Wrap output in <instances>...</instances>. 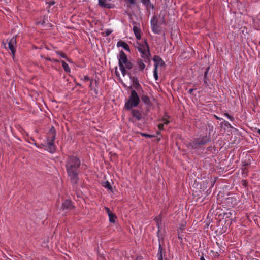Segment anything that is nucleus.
<instances>
[{
  "label": "nucleus",
  "mask_w": 260,
  "mask_h": 260,
  "mask_svg": "<svg viewBox=\"0 0 260 260\" xmlns=\"http://www.w3.org/2000/svg\"><path fill=\"white\" fill-rule=\"evenodd\" d=\"M65 162L68 176L71 183L74 187L78 183L79 180L80 159L77 155H68Z\"/></svg>",
  "instance_id": "1"
},
{
  "label": "nucleus",
  "mask_w": 260,
  "mask_h": 260,
  "mask_svg": "<svg viewBox=\"0 0 260 260\" xmlns=\"http://www.w3.org/2000/svg\"><path fill=\"white\" fill-rule=\"evenodd\" d=\"M212 141L210 132L205 136H201L191 140L187 144L189 149H202L203 146Z\"/></svg>",
  "instance_id": "2"
},
{
  "label": "nucleus",
  "mask_w": 260,
  "mask_h": 260,
  "mask_svg": "<svg viewBox=\"0 0 260 260\" xmlns=\"http://www.w3.org/2000/svg\"><path fill=\"white\" fill-rule=\"evenodd\" d=\"M128 89L131 90V94L124 105V108L127 110H130L133 108L137 107L140 102L138 93L135 90L133 89L132 86L128 87Z\"/></svg>",
  "instance_id": "3"
},
{
  "label": "nucleus",
  "mask_w": 260,
  "mask_h": 260,
  "mask_svg": "<svg viewBox=\"0 0 260 260\" xmlns=\"http://www.w3.org/2000/svg\"><path fill=\"white\" fill-rule=\"evenodd\" d=\"M56 132L54 126L51 128L47 133V145L48 150L50 153H53L55 151L56 146L54 144V140L56 138Z\"/></svg>",
  "instance_id": "4"
},
{
  "label": "nucleus",
  "mask_w": 260,
  "mask_h": 260,
  "mask_svg": "<svg viewBox=\"0 0 260 260\" xmlns=\"http://www.w3.org/2000/svg\"><path fill=\"white\" fill-rule=\"evenodd\" d=\"M118 59V65H123L127 70L132 69L134 67L133 63L128 60L127 57L123 50L119 52Z\"/></svg>",
  "instance_id": "5"
},
{
  "label": "nucleus",
  "mask_w": 260,
  "mask_h": 260,
  "mask_svg": "<svg viewBox=\"0 0 260 260\" xmlns=\"http://www.w3.org/2000/svg\"><path fill=\"white\" fill-rule=\"evenodd\" d=\"M144 42L146 44L145 47H146V49L141 53V57L142 58L141 59H142L145 63L150 64L151 63V60L150 58L151 53L150 52L149 46L146 39L144 40Z\"/></svg>",
  "instance_id": "6"
},
{
  "label": "nucleus",
  "mask_w": 260,
  "mask_h": 260,
  "mask_svg": "<svg viewBox=\"0 0 260 260\" xmlns=\"http://www.w3.org/2000/svg\"><path fill=\"white\" fill-rule=\"evenodd\" d=\"M132 117L129 118V121L134 123L136 121L141 120L143 118V115L141 112L138 109H131Z\"/></svg>",
  "instance_id": "7"
},
{
  "label": "nucleus",
  "mask_w": 260,
  "mask_h": 260,
  "mask_svg": "<svg viewBox=\"0 0 260 260\" xmlns=\"http://www.w3.org/2000/svg\"><path fill=\"white\" fill-rule=\"evenodd\" d=\"M17 37H13L11 39H7L6 41L8 43V48L10 50L12 57L14 58L16 51V47H17Z\"/></svg>",
  "instance_id": "8"
},
{
  "label": "nucleus",
  "mask_w": 260,
  "mask_h": 260,
  "mask_svg": "<svg viewBox=\"0 0 260 260\" xmlns=\"http://www.w3.org/2000/svg\"><path fill=\"white\" fill-rule=\"evenodd\" d=\"M224 203L228 207H233L237 204V200L234 196H231L225 198Z\"/></svg>",
  "instance_id": "9"
},
{
  "label": "nucleus",
  "mask_w": 260,
  "mask_h": 260,
  "mask_svg": "<svg viewBox=\"0 0 260 260\" xmlns=\"http://www.w3.org/2000/svg\"><path fill=\"white\" fill-rule=\"evenodd\" d=\"M153 60L154 62V69H157L159 66L164 67L165 66V63L162 59V58L158 55H154L153 58Z\"/></svg>",
  "instance_id": "10"
},
{
  "label": "nucleus",
  "mask_w": 260,
  "mask_h": 260,
  "mask_svg": "<svg viewBox=\"0 0 260 260\" xmlns=\"http://www.w3.org/2000/svg\"><path fill=\"white\" fill-rule=\"evenodd\" d=\"M61 209L63 210H71L74 209V206L71 200H66L62 204Z\"/></svg>",
  "instance_id": "11"
},
{
  "label": "nucleus",
  "mask_w": 260,
  "mask_h": 260,
  "mask_svg": "<svg viewBox=\"0 0 260 260\" xmlns=\"http://www.w3.org/2000/svg\"><path fill=\"white\" fill-rule=\"evenodd\" d=\"M130 80L133 83L134 87L137 90H142L141 85L139 82L138 78L136 76H132Z\"/></svg>",
  "instance_id": "12"
},
{
  "label": "nucleus",
  "mask_w": 260,
  "mask_h": 260,
  "mask_svg": "<svg viewBox=\"0 0 260 260\" xmlns=\"http://www.w3.org/2000/svg\"><path fill=\"white\" fill-rule=\"evenodd\" d=\"M210 69V66H208L206 68V70L204 74V86L205 87H207L209 86V78L208 76V73L209 72V70Z\"/></svg>",
  "instance_id": "13"
},
{
  "label": "nucleus",
  "mask_w": 260,
  "mask_h": 260,
  "mask_svg": "<svg viewBox=\"0 0 260 260\" xmlns=\"http://www.w3.org/2000/svg\"><path fill=\"white\" fill-rule=\"evenodd\" d=\"M144 60L141 58H138L136 60V67L139 69L140 72H143L146 67Z\"/></svg>",
  "instance_id": "14"
},
{
  "label": "nucleus",
  "mask_w": 260,
  "mask_h": 260,
  "mask_svg": "<svg viewBox=\"0 0 260 260\" xmlns=\"http://www.w3.org/2000/svg\"><path fill=\"white\" fill-rule=\"evenodd\" d=\"M166 250L164 249L160 243V240L159 239V245H158V250L157 253V255L164 256L165 260H167V258L166 257Z\"/></svg>",
  "instance_id": "15"
},
{
  "label": "nucleus",
  "mask_w": 260,
  "mask_h": 260,
  "mask_svg": "<svg viewBox=\"0 0 260 260\" xmlns=\"http://www.w3.org/2000/svg\"><path fill=\"white\" fill-rule=\"evenodd\" d=\"M141 99L142 101L148 107H150L152 105V103L148 95L143 94L141 96Z\"/></svg>",
  "instance_id": "16"
},
{
  "label": "nucleus",
  "mask_w": 260,
  "mask_h": 260,
  "mask_svg": "<svg viewBox=\"0 0 260 260\" xmlns=\"http://www.w3.org/2000/svg\"><path fill=\"white\" fill-rule=\"evenodd\" d=\"M117 47H121L126 51H128L130 52V48L129 45L125 42L120 40L117 42Z\"/></svg>",
  "instance_id": "17"
},
{
  "label": "nucleus",
  "mask_w": 260,
  "mask_h": 260,
  "mask_svg": "<svg viewBox=\"0 0 260 260\" xmlns=\"http://www.w3.org/2000/svg\"><path fill=\"white\" fill-rule=\"evenodd\" d=\"M99 5L103 8L110 9L112 8L111 4L106 3V0H99Z\"/></svg>",
  "instance_id": "18"
},
{
  "label": "nucleus",
  "mask_w": 260,
  "mask_h": 260,
  "mask_svg": "<svg viewBox=\"0 0 260 260\" xmlns=\"http://www.w3.org/2000/svg\"><path fill=\"white\" fill-rule=\"evenodd\" d=\"M120 70L121 71L122 74L123 76H124L126 75H127L130 78L132 76V73L129 72H128L126 70V69H125V66L123 65H119Z\"/></svg>",
  "instance_id": "19"
},
{
  "label": "nucleus",
  "mask_w": 260,
  "mask_h": 260,
  "mask_svg": "<svg viewBox=\"0 0 260 260\" xmlns=\"http://www.w3.org/2000/svg\"><path fill=\"white\" fill-rule=\"evenodd\" d=\"M152 31L155 34H160L161 33L160 26L157 24H154L151 25Z\"/></svg>",
  "instance_id": "20"
},
{
  "label": "nucleus",
  "mask_w": 260,
  "mask_h": 260,
  "mask_svg": "<svg viewBox=\"0 0 260 260\" xmlns=\"http://www.w3.org/2000/svg\"><path fill=\"white\" fill-rule=\"evenodd\" d=\"M170 116H169L167 113H165L162 118L161 121L164 122V124H168L170 123V121L168 120Z\"/></svg>",
  "instance_id": "21"
},
{
  "label": "nucleus",
  "mask_w": 260,
  "mask_h": 260,
  "mask_svg": "<svg viewBox=\"0 0 260 260\" xmlns=\"http://www.w3.org/2000/svg\"><path fill=\"white\" fill-rule=\"evenodd\" d=\"M61 62L62 63V67L64 70L68 73L70 72V68L69 65L63 60H61Z\"/></svg>",
  "instance_id": "22"
},
{
  "label": "nucleus",
  "mask_w": 260,
  "mask_h": 260,
  "mask_svg": "<svg viewBox=\"0 0 260 260\" xmlns=\"http://www.w3.org/2000/svg\"><path fill=\"white\" fill-rule=\"evenodd\" d=\"M102 185H103V186L107 188L108 190L112 191V187L109 181H106L103 182L102 183Z\"/></svg>",
  "instance_id": "23"
},
{
  "label": "nucleus",
  "mask_w": 260,
  "mask_h": 260,
  "mask_svg": "<svg viewBox=\"0 0 260 260\" xmlns=\"http://www.w3.org/2000/svg\"><path fill=\"white\" fill-rule=\"evenodd\" d=\"M109 218V221L111 223H115L117 217L114 213H112L108 215Z\"/></svg>",
  "instance_id": "24"
},
{
  "label": "nucleus",
  "mask_w": 260,
  "mask_h": 260,
  "mask_svg": "<svg viewBox=\"0 0 260 260\" xmlns=\"http://www.w3.org/2000/svg\"><path fill=\"white\" fill-rule=\"evenodd\" d=\"M138 44H139V46L137 47L138 50L141 53L143 52L146 49V47L145 43L144 42V44L141 45L140 44L138 43Z\"/></svg>",
  "instance_id": "25"
},
{
  "label": "nucleus",
  "mask_w": 260,
  "mask_h": 260,
  "mask_svg": "<svg viewBox=\"0 0 260 260\" xmlns=\"http://www.w3.org/2000/svg\"><path fill=\"white\" fill-rule=\"evenodd\" d=\"M56 53L57 54L60 55L61 57L66 59L68 61H69V62L70 61V59H69L68 58L66 54L65 53H64L63 52L60 51H56Z\"/></svg>",
  "instance_id": "26"
},
{
  "label": "nucleus",
  "mask_w": 260,
  "mask_h": 260,
  "mask_svg": "<svg viewBox=\"0 0 260 260\" xmlns=\"http://www.w3.org/2000/svg\"><path fill=\"white\" fill-rule=\"evenodd\" d=\"M133 30L135 36L141 34V29L136 26L133 27Z\"/></svg>",
  "instance_id": "27"
},
{
  "label": "nucleus",
  "mask_w": 260,
  "mask_h": 260,
  "mask_svg": "<svg viewBox=\"0 0 260 260\" xmlns=\"http://www.w3.org/2000/svg\"><path fill=\"white\" fill-rule=\"evenodd\" d=\"M141 2L146 7V9L148 10L150 0H141Z\"/></svg>",
  "instance_id": "28"
},
{
  "label": "nucleus",
  "mask_w": 260,
  "mask_h": 260,
  "mask_svg": "<svg viewBox=\"0 0 260 260\" xmlns=\"http://www.w3.org/2000/svg\"><path fill=\"white\" fill-rule=\"evenodd\" d=\"M220 124L221 126L224 125V126L228 127V128H233V126L231 125V124L229 122L225 121V120L223 122H221L220 123Z\"/></svg>",
  "instance_id": "29"
},
{
  "label": "nucleus",
  "mask_w": 260,
  "mask_h": 260,
  "mask_svg": "<svg viewBox=\"0 0 260 260\" xmlns=\"http://www.w3.org/2000/svg\"><path fill=\"white\" fill-rule=\"evenodd\" d=\"M139 134L143 136V137H145L146 138H153V137H155V136L154 135H150V134H147V133H139Z\"/></svg>",
  "instance_id": "30"
},
{
  "label": "nucleus",
  "mask_w": 260,
  "mask_h": 260,
  "mask_svg": "<svg viewBox=\"0 0 260 260\" xmlns=\"http://www.w3.org/2000/svg\"><path fill=\"white\" fill-rule=\"evenodd\" d=\"M241 169L242 170V174L244 175V177L247 175L248 169L246 167H242Z\"/></svg>",
  "instance_id": "31"
},
{
  "label": "nucleus",
  "mask_w": 260,
  "mask_h": 260,
  "mask_svg": "<svg viewBox=\"0 0 260 260\" xmlns=\"http://www.w3.org/2000/svg\"><path fill=\"white\" fill-rule=\"evenodd\" d=\"M158 20L156 16H153L151 20V25H153L154 24H157Z\"/></svg>",
  "instance_id": "32"
},
{
  "label": "nucleus",
  "mask_w": 260,
  "mask_h": 260,
  "mask_svg": "<svg viewBox=\"0 0 260 260\" xmlns=\"http://www.w3.org/2000/svg\"><path fill=\"white\" fill-rule=\"evenodd\" d=\"M224 115L226 116L231 121H234L235 120L234 117L233 116L230 115L228 113H224Z\"/></svg>",
  "instance_id": "33"
},
{
  "label": "nucleus",
  "mask_w": 260,
  "mask_h": 260,
  "mask_svg": "<svg viewBox=\"0 0 260 260\" xmlns=\"http://www.w3.org/2000/svg\"><path fill=\"white\" fill-rule=\"evenodd\" d=\"M185 226V224L182 223L180 225V226L177 229V233L182 232L184 230V228Z\"/></svg>",
  "instance_id": "34"
},
{
  "label": "nucleus",
  "mask_w": 260,
  "mask_h": 260,
  "mask_svg": "<svg viewBox=\"0 0 260 260\" xmlns=\"http://www.w3.org/2000/svg\"><path fill=\"white\" fill-rule=\"evenodd\" d=\"M132 72L133 74L137 75L138 74L139 72L140 71H139V69L136 66H134L133 68V70Z\"/></svg>",
  "instance_id": "35"
},
{
  "label": "nucleus",
  "mask_w": 260,
  "mask_h": 260,
  "mask_svg": "<svg viewBox=\"0 0 260 260\" xmlns=\"http://www.w3.org/2000/svg\"><path fill=\"white\" fill-rule=\"evenodd\" d=\"M153 75H154V77L155 78V80L156 81L158 79V75L157 69H154Z\"/></svg>",
  "instance_id": "36"
},
{
  "label": "nucleus",
  "mask_w": 260,
  "mask_h": 260,
  "mask_svg": "<svg viewBox=\"0 0 260 260\" xmlns=\"http://www.w3.org/2000/svg\"><path fill=\"white\" fill-rule=\"evenodd\" d=\"M112 32V30L109 29L106 30L104 34L105 36H109Z\"/></svg>",
  "instance_id": "37"
},
{
  "label": "nucleus",
  "mask_w": 260,
  "mask_h": 260,
  "mask_svg": "<svg viewBox=\"0 0 260 260\" xmlns=\"http://www.w3.org/2000/svg\"><path fill=\"white\" fill-rule=\"evenodd\" d=\"M95 87L94 88V91L95 93L96 94H98V90L96 89V87H98V82L96 80H95Z\"/></svg>",
  "instance_id": "38"
},
{
  "label": "nucleus",
  "mask_w": 260,
  "mask_h": 260,
  "mask_svg": "<svg viewBox=\"0 0 260 260\" xmlns=\"http://www.w3.org/2000/svg\"><path fill=\"white\" fill-rule=\"evenodd\" d=\"M155 220L156 222L157 226L158 228H159V223L161 222V219L158 218H155Z\"/></svg>",
  "instance_id": "39"
},
{
  "label": "nucleus",
  "mask_w": 260,
  "mask_h": 260,
  "mask_svg": "<svg viewBox=\"0 0 260 260\" xmlns=\"http://www.w3.org/2000/svg\"><path fill=\"white\" fill-rule=\"evenodd\" d=\"M46 4H48L49 6H51V5H53L55 4V2L54 1H49V2H46Z\"/></svg>",
  "instance_id": "40"
},
{
  "label": "nucleus",
  "mask_w": 260,
  "mask_h": 260,
  "mask_svg": "<svg viewBox=\"0 0 260 260\" xmlns=\"http://www.w3.org/2000/svg\"><path fill=\"white\" fill-rule=\"evenodd\" d=\"M115 75H116V76L117 77H120V74H119V72L117 70V67H115Z\"/></svg>",
  "instance_id": "41"
},
{
  "label": "nucleus",
  "mask_w": 260,
  "mask_h": 260,
  "mask_svg": "<svg viewBox=\"0 0 260 260\" xmlns=\"http://www.w3.org/2000/svg\"><path fill=\"white\" fill-rule=\"evenodd\" d=\"M105 209L108 215H109V214L112 213V212L110 211L109 208H108V207H105Z\"/></svg>",
  "instance_id": "42"
},
{
  "label": "nucleus",
  "mask_w": 260,
  "mask_h": 260,
  "mask_svg": "<svg viewBox=\"0 0 260 260\" xmlns=\"http://www.w3.org/2000/svg\"><path fill=\"white\" fill-rule=\"evenodd\" d=\"M131 5H135L136 4V0H127Z\"/></svg>",
  "instance_id": "43"
},
{
  "label": "nucleus",
  "mask_w": 260,
  "mask_h": 260,
  "mask_svg": "<svg viewBox=\"0 0 260 260\" xmlns=\"http://www.w3.org/2000/svg\"><path fill=\"white\" fill-rule=\"evenodd\" d=\"M164 124H164V123H163V124H159L158 125V127L159 129H160V130H162V129H164Z\"/></svg>",
  "instance_id": "44"
},
{
  "label": "nucleus",
  "mask_w": 260,
  "mask_h": 260,
  "mask_svg": "<svg viewBox=\"0 0 260 260\" xmlns=\"http://www.w3.org/2000/svg\"><path fill=\"white\" fill-rule=\"evenodd\" d=\"M181 232L178 233V238L179 240H182V236H183V235H182L181 234Z\"/></svg>",
  "instance_id": "45"
},
{
  "label": "nucleus",
  "mask_w": 260,
  "mask_h": 260,
  "mask_svg": "<svg viewBox=\"0 0 260 260\" xmlns=\"http://www.w3.org/2000/svg\"><path fill=\"white\" fill-rule=\"evenodd\" d=\"M242 185L245 187L247 185V183L246 181L245 180H242Z\"/></svg>",
  "instance_id": "46"
},
{
  "label": "nucleus",
  "mask_w": 260,
  "mask_h": 260,
  "mask_svg": "<svg viewBox=\"0 0 260 260\" xmlns=\"http://www.w3.org/2000/svg\"><path fill=\"white\" fill-rule=\"evenodd\" d=\"M149 8H151L152 9H155V6L153 4L151 3V2H150V4H149Z\"/></svg>",
  "instance_id": "47"
},
{
  "label": "nucleus",
  "mask_w": 260,
  "mask_h": 260,
  "mask_svg": "<svg viewBox=\"0 0 260 260\" xmlns=\"http://www.w3.org/2000/svg\"><path fill=\"white\" fill-rule=\"evenodd\" d=\"M196 89H193V88H191V89H190L188 91V93L190 94H192L193 93V91L196 90Z\"/></svg>",
  "instance_id": "48"
},
{
  "label": "nucleus",
  "mask_w": 260,
  "mask_h": 260,
  "mask_svg": "<svg viewBox=\"0 0 260 260\" xmlns=\"http://www.w3.org/2000/svg\"><path fill=\"white\" fill-rule=\"evenodd\" d=\"M248 165V164L247 162H246V161H242V167H247V166Z\"/></svg>",
  "instance_id": "49"
},
{
  "label": "nucleus",
  "mask_w": 260,
  "mask_h": 260,
  "mask_svg": "<svg viewBox=\"0 0 260 260\" xmlns=\"http://www.w3.org/2000/svg\"><path fill=\"white\" fill-rule=\"evenodd\" d=\"M41 57H42V58H45V59H46V60H49V61H51V58H50V57H45V56H44L43 55H41Z\"/></svg>",
  "instance_id": "50"
},
{
  "label": "nucleus",
  "mask_w": 260,
  "mask_h": 260,
  "mask_svg": "<svg viewBox=\"0 0 260 260\" xmlns=\"http://www.w3.org/2000/svg\"><path fill=\"white\" fill-rule=\"evenodd\" d=\"M135 37L137 40H140L141 38V34L136 35Z\"/></svg>",
  "instance_id": "51"
},
{
  "label": "nucleus",
  "mask_w": 260,
  "mask_h": 260,
  "mask_svg": "<svg viewBox=\"0 0 260 260\" xmlns=\"http://www.w3.org/2000/svg\"><path fill=\"white\" fill-rule=\"evenodd\" d=\"M84 79L85 80H86V81H89V80L90 81L91 80L90 78L87 76H85L84 77Z\"/></svg>",
  "instance_id": "52"
},
{
  "label": "nucleus",
  "mask_w": 260,
  "mask_h": 260,
  "mask_svg": "<svg viewBox=\"0 0 260 260\" xmlns=\"http://www.w3.org/2000/svg\"><path fill=\"white\" fill-rule=\"evenodd\" d=\"M135 260H143V257L141 256H139L136 258Z\"/></svg>",
  "instance_id": "53"
},
{
  "label": "nucleus",
  "mask_w": 260,
  "mask_h": 260,
  "mask_svg": "<svg viewBox=\"0 0 260 260\" xmlns=\"http://www.w3.org/2000/svg\"><path fill=\"white\" fill-rule=\"evenodd\" d=\"M52 62H59V61L56 59H51V61Z\"/></svg>",
  "instance_id": "54"
},
{
  "label": "nucleus",
  "mask_w": 260,
  "mask_h": 260,
  "mask_svg": "<svg viewBox=\"0 0 260 260\" xmlns=\"http://www.w3.org/2000/svg\"><path fill=\"white\" fill-rule=\"evenodd\" d=\"M255 132L260 135V129L255 128Z\"/></svg>",
  "instance_id": "55"
},
{
  "label": "nucleus",
  "mask_w": 260,
  "mask_h": 260,
  "mask_svg": "<svg viewBox=\"0 0 260 260\" xmlns=\"http://www.w3.org/2000/svg\"><path fill=\"white\" fill-rule=\"evenodd\" d=\"M215 117L216 119H218V120H222V119H223L222 118H219V117H218V116H216V115H215Z\"/></svg>",
  "instance_id": "56"
},
{
  "label": "nucleus",
  "mask_w": 260,
  "mask_h": 260,
  "mask_svg": "<svg viewBox=\"0 0 260 260\" xmlns=\"http://www.w3.org/2000/svg\"><path fill=\"white\" fill-rule=\"evenodd\" d=\"M211 149H212V147L210 146V147H207V150L208 151H210L211 150Z\"/></svg>",
  "instance_id": "57"
},
{
  "label": "nucleus",
  "mask_w": 260,
  "mask_h": 260,
  "mask_svg": "<svg viewBox=\"0 0 260 260\" xmlns=\"http://www.w3.org/2000/svg\"><path fill=\"white\" fill-rule=\"evenodd\" d=\"M200 260H206L203 256H201L200 258Z\"/></svg>",
  "instance_id": "58"
},
{
  "label": "nucleus",
  "mask_w": 260,
  "mask_h": 260,
  "mask_svg": "<svg viewBox=\"0 0 260 260\" xmlns=\"http://www.w3.org/2000/svg\"><path fill=\"white\" fill-rule=\"evenodd\" d=\"M93 82V80H90V87H92V83Z\"/></svg>",
  "instance_id": "59"
},
{
  "label": "nucleus",
  "mask_w": 260,
  "mask_h": 260,
  "mask_svg": "<svg viewBox=\"0 0 260 260\" xmlns=\"http://www.w3.org/2000/svg\"><path fill=\"white\" fill-rule=\"evenodd\" d=\"M45 23V20H44L41 22V24H42V25H43V24H44Z\"/></svg>",
  "instance_id": "60"
},
{
  "label": "nucleus",
  "mask_w": 260,
  "mask_h": 260,
  "mask_svg": "<svg viewBox=\"0 0 260 260\" xmlns=\"http://www.w3.org/2000/svg\"><path fill=\"white\" fill-rule=\"evenodd\" d=\"M224 215H226V218H229V216H228V213H224Z\"/></svg>",
  "instance_id": "61"
},
{
  "label": "nucleus",
  "mask_w": 260,
  "mask_h": 260,
  "mask_svg": "<svg viewBox=\"0 0 260 260\" xmlns=\"http://www.w3.org/2000/svg\"><path fill=\"white\" fill-rule=\"evenodd\" d=\"M133 24H136V22L135 21H133Z\"/></svg>",
  "instance_id": "62"
},
{
  "label": "nucleus",
  "mask_w": 260,
  "mask_h": 260,
  "mask_svg": "<svg viewBox=\"0 0 260 260\" xmlns=\"http://www.w3.org/2000/svg\"><path fill=\"white\" fill-rule=\"evenodd\" d=\"M77 85H78V86H81V84H77Z\"/></svg>",
  "instance_id": "63"
},
{
  "label": "nucleus",
  "mask_w": 260,
  "mask_h": 260,
  "mask_svg": "<svg viewBox=\"0 0 260 260\" xmlns=\"http://www.w3.org/2000/svg\"><path fill=\"white\" fill-rule=\"evenodd\" d=\"M206 226H207V228H208V226H209V224H206Z\"/></svg>",
  "instance_id": "64"
}]
</instances>
